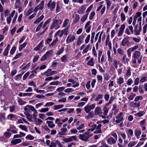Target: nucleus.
Listing matches in <instances>:
<instances>
[{
	"mask_svg": "<svg viewBox=\"0 0 147 147\" xmlns=\"http://www.w3.org/2000/svg\"><path fill=\"white\" fill-rule=\"evenodd\" d=\"M133 57L134 59L132 60V62L134 64H136V63L137 60L139 64L141 63L142 55H141V53L139 51H135L133 54Z\"/></svg>",
	"mask_w": 147,
	"mask_h": 147,
	"instance_id": "nucleus-1",
	"label": "nucleus"
},
{
	"mask_svg": "<svg viewBox=\"0 0 147 147\" xmlns=\"http://www.w3.org/2000/svg\"><path fill=\"white\" fill-rule=\"evenodd\" d=\"M53 23L51 26L50 28L52 29L53 28H55L56 30L59 28L60 27V25L59 24H61L62 23V21L60 20H58L56 19H53Z\"/></svg>",
	"mask_w": 147,
	"mask_h": 147,
	"instance_id": "nucleus-2",
	"label": "nucleus"
},
{
	"mask_svg": "<svg viewBox=\"0 0 147 147\" xmlns=\"http://www.w3.org/2000/svg\"><path fill=\"white\" fill-rule=\"evenodd\" d=\"M89 132H87L83 134H80L79 136V138L81 140L86 142L88 141L89 138L92 135L90 134Z\"/></svg>",
	"mask_w": 147,
	"mask_h": 147,
	"instance_id": "nucleus-3",
	"label": "nucleus"
},
{
	"mask_svg": "<svg viewBox=\"0 0 147 147\" xmlns=\"http://www.w3.org/2000/svg\"><path fill=\"white\" fill-rule=\"evenodd\" d=\"M53 51L52 50L47 51L45 54L41 58V61H44L46 60L47 58H49L53 56Z\"/></svg>",
	"mask_w": 147,
	"mask_h": 147,
	"instance_id": "nucleus-4",
	"label": "nucleus"
},
{
	"mask_svg": "<svg viewBox=\"0 0 147 147\" xmlns=\"http://www.w3.org/2000/svg\"><path fill=\"white\" fill-rule=\"evenodd\" d=\"M131 38V37L129 36L124 38L121 41V45L123 47H129L130 44L129 40Z\"/></svg>",
	"mask_w": 147,
	"mask_h": 147,
	"instance_id": "nucleus-5",
	"label": "nucleus"
},
{
	"mask_svg": "<svg viewBox=\"0 0 147 147\" xmlns=\"http://www.w3.org/2000/svg\"><path fill=\"white\" fill-rule=\"evenodd\" d=\"M115 117L116 119L115 121L116 123H119L121 122L124 119L123 113L122 112L120 113Z\"/></svg>",
	"mask_w": 147,
	"mask_h": 147,
	"instance_id": "nucleus-6",
	"label": "nucleus"
},
{
	"mask_svg": "<svg viewBox=\"0 0 147 147\" xmlns=\"http://www.w3.org/2000/svg\"><path fill=\"white\" fill-rule=\"evenodd\" d=\"M107 141L108 144L110 145H112L116 144L117 140L112 136L108 135L107 137Z\"/></svg>",
	"mask_w": 147,
	"mask_h": 147,
	"instance_id": "nucleus-7",
	"label": "nucleus"
},
{
	"mask_svg": "<svg viewBox=\"0 0 147 147\" xmlns=\"http://www.w3.org/2000/svg\"><path fill=\"white\" fill-rule=\"evenodd\" d=\"M96 104H93L90 105H88L84 108L85 111L86 113H88L92 109H94L95 107Z\"/></svg>",
	"mask_w": 147,
	"mask_h": 147,
	"instance_id": "nucleus-8",
	"label": "nucleus"
},
{
	"mask_svg": "<svg viewBox=\"0 0 147 147\" xmlns=\"http://www.w3.org/2000/svg\"><path fill=\"white\" fill-rule=\"evenodd\" d=\"M57 71H51V69H48L46 71L43 73V75H45L47 76H50L53 74H55L57 73Z\"/></svg>",
	"mask_w": 147,
	"mask_h": 147,
	"instance_id": "nucleus-9",
	"label": "nucleus"
},
{
	"mask_svg": "<svg viewBox=\"0 0 147 147\" xmlns=\"http://www.w3.org/2000/svg\"><path fill=\"white\" fill-rule=\"evenodd\" d=\"M142 30V27L141 25L138 26V24H137L134 27V34L135 35H139Z\"/></svg>",
	"mask_w": 147,
	"mask_h": 147,
	"instance_id": "nucleus-10",
	"label": "nucleus"
},
{
	"mask_svg": "<svg viewBox=\"0 0 147 147\" xmlns=\"http://www.w3.org/2000/svg\"><path fill=\"white\" fill-rule=\"evenodd\" d=\"M44 1H42L40 4L36 6L34 9V11L35 12H36L38 10H41L43 9L44 7Z\"/></svg>",
	"mask_w": 147,
	"mask_h": 147,
	"instance_id": "nucleus-11",
	"label": "nucleus"
},
{
	"mask_svg": "<svg viewBox=\"0 0 147 147\" xmlns=\"http://www.w3.org/2000/svg\"><path fill=\"white\" fill-rule=\"evenodd\" d=\"M56 3L55 2H52L51 1H50L47 4L48 8L51 11H52L55 8Z\"/></svg>",
	"mask_w": 147,
	"mask_h": 147,
	"instance_id": "nucleus-12",
	"label": "nucleus"
},
{
	"mask_svg": "<svg viewBox=\"0 0 147 147\" xmlns=\"http://www.w3.org/2000/svg\"><path fill=\"white\" fill-rule=\"evenodd\" d=\"M77 140V136H71L68 138H65L63 139V141L65 143L71 142L74 140Z\"/></svg>",
	"mask_w": 147,
	"mask_h": 147,
	"instance_id": "nucleus-13",
	"label": "nucleus"
},
{
	"mask_svg": "<svg viewBox=\"0 0 147 147\" xmlns=\"http://www.w3.org/2000/svg\"><path fill=\"white\" fill-rule=\"evenodd\" d=\"M84 38V36L83 34H82L79 36L76 45L78 46H80L83 42Z\"/></svg>",
	"mask_w": 147,
	"mask_h": 147,
	"instance_id": "nucleus-14",
	"label": "nucleus"
},
{
	"mask_svg": "<svg viewBox=\"0 0 147 147\" xmlns=\"http://www.w3.org/2000/svg\"><path fill=\"white\" fill-rule=\"evenodd\" d=\"M76 39V37L74 36L71 34H69L67 39L66 43L67 44H69L71 42H73Z\"/></svg>",
	"mask_w": 147,
	"mask_h": 147,
	"instance_id": "nucleus-15",
	"label": "nucleus"
},
{
	"mask_svg": "<svg viewBox=\"0 0 147 147\" xmlns=\"http://www.w3.org/2000/svg\"><path fill=\"white\" fill-rule=\"evenodd\" d=\"M113 65L114 67L116 69H117L118 65L119 67L122 66L123 65V64L120 63L119 61H117V59H114L113 61Z\"/></svg>",
	"mask_w": 147,
	"mask_h": 147,
	"instance_id": "nucleus-16",
	"label": "nucleus"
},
{
	"mask_svg": "<svg viewBox=\"0 0 147 147\" xmlns=\"http://www.w3.org/2000/svg\"><path fill=\"white\" fill-rule=\"evenodd\" d=\"M125 28V24H123L121 26L118 33V36H121L123 35Z\"/></svg>",
	"mask_w": 147,
	"mask_h": 147,
	"instance_id": "nucleus-17",
	"label": "nucleus"
},
{
	"mask_svg": "<svg viewBox=\"0 0 147 147\" xmlns=\"http://www.w3.org/2000/svg\"><path fill=\"white\" fill-rule=\"evenodd\" d=\"M43 42L42 40L36 47L34 48V50L36 51H41L42 49V47H43Z\"/></svg>",
	"mask_w": 147,
	"mask_h": 147,
	"instance_id": "nucleus-18",
	"label": "nucleus"
},
{
	"mask_svg": "<svg viewBox=\"0 0 147 147\" xmlns=\"http://www.w3.org/2000/svg\"><path fill=\"white\" fill-rule=\"evenodd\" d=\"M102 113L101 108L100 107H96L94 110V115H101Z\"/></svg>",
	"mask_w": 147,
	"mask_h": 147,
	"instance_id": "nucleus-19",
	"label": "nucleus"
},
{
	"mask_svg": "<svg viewBox=\"0 0 147 147\" xmlns=\"http://www.w3.org/2000/svg\"><path fill=\"white\" fill-rule=\"evenodd\" d=\"M90 21L88 22L85 25V28L86 29V31L87 33H89L91 27V26H90Z\"/></svg>",
	"mask_w": 147,
	"mask_h": 147,
	"instance_id": "nucleus-20",
	"label": "nucleus"
},
{
	"mask_svg": "<svg viewBox=\"0 0 147 147\" xmlns=\"http://www.w3.org/2000/svg\"><path fill=\"white\" fill-rule=\"evenodd\" d=\"M102 125L101 124H99L97 126L96 125V127L95 130L94 131V133L95 134H99L102 131L101 129Z\"/></svg>",
	"mask_w": 147,
	"mask_h": 147,
	"instance_id": "nucleus-21",
	"label": "nucleus"
},
{
	"mask_svg": "<svg viewBox=\"0 0 147 147\" xmlns=\"http://www.w3.org/2000/svg\"><path fill=\"white\" fill-rule=\"evenodd\" d=\"M110 36L109 35H108L106 40V45H108L109 49H111L112 48L111 43L110 41Z\"/></svg>",
	"mask_w": 147,
	"mask_h": 147,
	"instance_id": "nucleus-22",
	"label": "nucleus"
},
{
	"mask_svg": "<svg viewBox=\"0 0 147 147\" xmlns=\"http://www.w3.org/2000/svg\"><path fill=\"white\" fill-rule=\"evenodd\" d=\"M58 38L57 37L54 40H53L51 44L49 43V47L51 48L52 47L55 46L56 45L57 43L58 42Z\"/></svg>",
	"mask_w": 147,
	"mask_h": 147,
	"instance_id": "nucleus-23",
	"label": "nucleus"
},
{
	"mask_svg": "<svg viewBox=\"0 0 147 147\" xmlns=\"http://www.w3.org/2000/svg\"><path fill=\"white\" fill-rule=\"evenodd\" d=\"M109 106L107 105H105L103 107V113L104 115H107V113H108L109 110V108H108Z\"/></svg>",
	"mask_w": 147,
	"mask_h": 147,
	"instance_id": "nucleus-24",
	"label": "nucleus"
},
{
	"mask_svg": "<svg viewBox=\"0 0 147 147\" xmlns=\"http://www.w3.org/2000/svg\"><path fill=\"white\" fill-rule=\"evenodd\" d=\"M21 142L22 140L18 138L12 140L11 141V143L14 145L20 143Z\"/></svg>",
	"mask_w": 147,
	"mask_h": 147,
	"instance_id": "nucleus-25",
	"label": "nucleus"
},
{
	"mask_svg": "<svg viewBox=\"0 0 147 147\" xmlns=\"http://www.w3.org/2000/svg\"><path fill=\"white\" fill-rule=\"evenodd\" d=\"M68 58V55L66 54L62 57L61 59L62 62L65 63L67 61V59Z\"/></svg>",
	"mask_w": 147,
	"mask_h": 147,
	"instance_id": "nucleus-26",
	"label": "nucleus"
},
{
	"mask_svg": "<svg viewBox=\"0 0 147 147\" xmlns=\"http://www.w3.org/2000/svg\"><path fill=\"white\" fill-rule=\"evenodd\" d=\"M134 133L135 136L138 138H139V137L140 136L141 134V131L139 129H136L134 131Z\"/></svg>",
	"mask_w": 147,
	"mask_h": 147,
	"instance_id": "nucleus-27",
	"label": "nucleus"
},
{
	"mask_svg": "<svg viewBox=\"0 0 147 147\" xmlns=\"http://www.w3.org/2000/svg\"><path fill=\"white\" fill-rule=\"evenodd\" d=\"M44 16L42 15L40 17L38 18L34 22V23L35 24H38L41 22L44 18Z\"/></svg>",
	"mask_w": 147,
	"mask_h": 147,
	"instance_id": "nucleus-28",
	"label": "nucleus"
},
{
	"mask_svg": "<svg viewBox=\"0 0 147 147\" xmlns=\"http://www.w3.org/2000/svg\"><path fill=\"white\" fill-rule=\"evenodd\" d=\"M85 9L86 8L84 6L82 5L78 11V13L79 14H83L84 13Z\"/></svg>",
	"mask_w": 147,
	"mask_h": 147,
	"instance_id": "nucleus-29",
	"label": "nucleus"
},
{
	"mask_svg": "<svg viewBox=\"0 0 147 147\" xmlns=\"http://www.w3.org/2000/svg\"><path fill=\"white\" fill-rule=\"evenodd\" d=\"M15 7L16 8H20L21 5L20 0H15Z\"/></svg>",
	"mask_w": 147,
	"mask_h": 147,
	"instance_id": "nucleus-30",
	"label": "nucleus"
},
{
	"mask_svg": "<svg viewBox=\"0 0 147 147\" xmlns=\"http://www.w3.org/2000/svg\"><path fill=\"white\" fill-rule=\"evenodd\" d=\"M124 79L123 78L120 77L117 79V83L119 85H120L124 82Z\"/></svg>",
	"mask_w": 147,
	"mask_h": 147,
	"instance_id": "nucleus-31",
	"label": "nucleus"
},
{
	"mask_svg": "<svg viewBox=\"0 0 147 147\" xmlns=\"http://www.w3.org/2000/svg\"><path fill=\"white\" fill-rule=\"evenodd\" d=\"M87 64L91 66H93L94 65V59L93 58H91L90 60L88 61Z\"/></svg>",
	"mask_w": 147,
	"mask_h": 147,
	"instance_id": "nucleus-32",
	"label": "nucleus"
},
{
	"mask_svg": "<svg viewBox=\"0 0 147 147\" xmlns=\"http://www.w3.org/2000/svg\"><path fill=\"white\" fill-rule=\"evenodd\" d=\"M91 47L90 45H88L83 51V53H86L89 50H90Z\"/></svg>",
	"mask_w": 147,
	"mask_h": 147,
	"instance_id": "nucleus-33",
	"label": "nucleus"
},
{
	"mask_svg": "<svg viewBox=\"0 0 147 147\" xmlns=\"http://www.w3.org/2000/svg\"><path fill=\"white\" fill-rule=\"evenodd\" d=\"M140 102H132L130 103V105L131 106L133 107H138L140 106Z\"/></svg>",
	"mask_w": 147,
	"mask_h": 147,
	"instance_id": "nucleus-34",
	"label": "nucleus"
},
{
	"mask_svg": "<svg viewBox=\"0 0 147 147\" xmlns=\"http://www.w3.org/2000/svg\"><path fill=\"white\" fill-rule=\"evenodd\" d=\"M27 44V42H25L19 46V49L20 51H21L25 47Z\"/></svg>",
	"mask_w": 147,
	"mask_h": 147,
	"instance_id": "nucleus-35",
	"label": "nucleus"
},
{
	"mask_svg": "<svg viewBox=\"0 0 147 147\" xmlns=\"http://www.w3.org/2000/svg\"><path fill=\"white\" fill-rule=\"evenodd\" d=\"M127 69L125 75L126 76L129 77L131 75V69L130 67H127Z\"/></svg>",
	"mask_w": 147,
	"mask_h": 147,
	"instance_id": "nucleus-36",
	"label": "nucleus"
},
{
	"mask_svg": "<svg viewBox=\"0 0 147 147\" xmlns=\"http://www.w3.org/2000/svg\"><path fill=\"white\" fill-rule=\"evenodd\" d=\"M47 123L48 124V126L51 128H52L55 126L54 124H53V122L51 121H47Z\"/></svg>",
	"mask_w": 147,
	"mask_h": 147,
	"instance_id": "nucleus-37",
	"label": "nucleus"
},
{
	"mask_svg": "<svg viewBox=\"0 0 147 147\" xmlns=\"http://www.w3.org/2000/svg\"><path fill=\"white\" fill-rule=\"evenodd\" d=\"M117 53L119 54L121 56H122L124 54V51L121 48L118 49L117 50Z\"/></svg>",
	"mask_w": 147,
	"mask_h": 147,
	"instance_id": "nucleus-38",
	"label": "nucleus"
},
{
	"mask_svg": "<svg viewBox=\"0 0 147 147\" xmlns=\"http://www.w3.org/2000/svg\"><path fill=\"white\" fill-rule=\"evenodd\" d=\"M145 114V112L143 111H140L135 114L136 116H137L138 117H141Z\"/></svg>",
	"mask_w": 147,
	"mask_h": 147,
	"instance_id": "nucleus-39",
	"label": "nucleus"
},
{
	"mask_svg": "<svg viewBox=\"0 0 147 147\" xmlns=\"http://www.w3.org/2000/svg\"><path fill=\"white\" fill-rule=\"evenodd\" d=\"M16 118V116L15 115L10 114L8 116V118L11 120H13Z\"/></svg>",
	"mask_w": 147,
	"mask_h": 147,
	"instance_id": "nucleus-40",
	"label": "nucleus"
},
{
	"mask_svg": "<svg viewBox=\"0 0 147 147\" xmlns=\"http://www.w3.org/2000/svg\"><path fill=\"white\" fill-rule=\"evenodd\" d=\"M123 57L122 58V60L123 63L125 64L126 63H128V61L129 59L127 58V56L126 55H123Z\"/></svg>",
	"mask_w": 147,
	"mask_h": 147,
	"instance_id": "nucleus-41",
	"label": "nucleus"
},
{
	"mask_svg": "<svg viewBox=\"0 0 147 147\" xmlns=\"http://www.w3.org/2000/svg\"><path fill=\"white\" fill-rule=\"evenodd\" d=\"M63 34L61 31L59 30L55 33V36H58L60 37H61L63 36Z\"/></svg>",
	"mask_w": 147,
	"mask_h": 147,
	"instance_id": "nucleus-42",
	"label": "nucleus"
},
{
	"mask_svg": "<svg viewBox=\"0 0 147 147\" xmlns=\"http://www.w3.org/2000/svg\"><path fill=\"white\" fill-rule=\"evenodd\" d=\"M25 115L27 116V118L30 121H32L31 119L32 118V115L31 114L28 113H26Z\"/></svg>",
	"mask_w": 147,
	"mask_h": 147,
	"instance_id": "nucleus-43",
	"label": "nucleus"
},
{
	"mask_svg": "<svg viewBox=\"0 0 147 147\" xmlns=\"http://www.w3.org/2000/svg\"><path fill=\"white\" fill-rule=\"evenodd\" d=\"M127 133L128 137L129 136H132L133 134V130L131 129H129L127 131Z\"/></svg>",
	"mask_w": 147,
	"mask_h": 147,
	"instance_id": "nucleus-44",
	"label": "nucleus"
},
{
	"mask_svg": "<svg viewBox=\"0 0 147 147\" xmlns=\"http://www.w3.org/2000/svg\"><path fill=\"white\" fill-rule=\"evenodd\" d=\"M19 127L22 130L26 132L28 131L27 128L25 125H20L19 126Z\"/></svg>",
	"mask_w": 147,
	"mask_h": 147,
	"instance_id": "nucleus-45",
	"label": "nucleus"
},
{
	"mask_svg": "<svg viewBox=\"0 0 147 147\" xmlns=\"http://www.w3.org/2000/svg\"><path fill=\"white\" fill-rule=\"evenodd\" d=\"M27 107H28L29 108H30V110H31L32 111H34V112L35 113H38L36 110L34 108V107H33V106H31V105H27Z\"/></svg>",
	"mask_w": 147,
	"mask_h": 147,
	"instance_id": "nucleus-46",
	"label": "nucleus"
},
{
	"mask_svg": "<svg viewBox=\"0 0 147 147\" xmlns=\"http://www.w3.org/2000/svg\"><path fill=\"white\" fill-rule=\"evenodd\" d=\"M60 119L59 118H57L56 119L55 123L58 125L59 126L61 127L63 123L60 121Z\"/></svg>",
	"mask_w": 147,
	"mask_h": 147,
	"instance_id": "nucleus-47",
	"label": "nucleus"
},
{
	"mask_svg": "<svg viewBox=\"0 0 147 147\" xmlns=\"http://www.w3.org/2000/svg\"><path fill=\"white\" fill-rule=\"evenodd\" d=\"M137 142L135 141H132L130 142L128 145V147H132L134 146L136 144Z\"/></svg>",
	"mask_w": 147,
	"mask_h": 147,
	"instance_id": "nucleus-48",
	"label": "nucleus"
},
{
	"mask_svg": "<svg viewBox=\"0 0 147 147\" xmlns=\"http://www.w3.org/2000/svg\"><path fill=\"white\" fill-rule=\"evenodd\" d=\"M114 99V98L113 96H111L110 97V99L109 100V102H108L107 103L106 105H107L109 106V105L110 104H111L112 103V102L113 101Z\"/></svg>",
	"mask_w": 147,
	"mask_h": 147,
	"instance_id": "nucleus-49",
	"label": "nucleus"
},
{
	"mask_svg": "<svg viewBox=\"0 0 147 147\" xmlns=\"http://www.w3.org/2000/svg\"><path fill=\"white\" fill-rule=\"evenodd\" d=\"M88 14V13L87 14H85L81 18V21H82L83 22H84L87 19Z\"/></svg>",
	"mask_w": 147,
	"mask_h": 147,
	"instance_id": "nucleus-50",
	"label": "nucleus"
},
{
	"mask_svg": "<svg viewBox=\"0 0 147 147\" xmlns=\"http://www.w3.org/2000/svg\"><path fill=\"white\" fill-rule=\"evenodd\" d=\"M64 106V105H55L54 106L55 108L54 109L55 110L58 109L60 108H63Z\"/></svg>",
	"mask_w": 147,
	"mask_h": 147,
	"instance_id": "nucleus-51",
	"label": "nucleus"
},
{
	"mask_svg": "<svg viewBox=\"0 0 147 147\" xmlns=\"http://www.w3.org/2000/svg\"><path fill=\"white\" fill-rule=\"evenodd\" d=\"M60 83V82L58 81H57L51 82L50 83V85H57L58 84H59Z\"/></svg>",
	"mask_w": 147,
	"mask_h": 147,
	"instance_id": "nucleus-52",
	"label": "nucleus"
},
{
	"mask_svg": "<svg viewBox=\"0 0 147 147\" xmlns=\"http://www.w3.org/2000/svg\"><path fill=\"white\" fill-rule=\"evenodd\" d=\"M92 54H93L94 56L97 57V53L96 51V50L95 48L94 47H93V49L92 50Z\"/></svg>",
	"mask_w": 147,
	"mask_h": 147,
	"instance_id": "nucleus-53",
	"label": "nucleus"
},
{
	"mask_svg": "<svg viewBox=\"0 0 147 147\" xmlns=\"http://www.w3.org/2000/svg\"><path fill=\"white\" fill-rule=\"evenodd\" d=\"M121 20L122 22L124 21L125 19V14L123 13H121L120 14Z\"/></svg>",
	"mask_w": 147,
	"mask_h": 147,
	"instance_id": "nucleus-54",
	"label": "nucleus"
},
{
	"mask_svg": "<svg viewBox=\"0 0 147 147\" xmlns=\"http://www.w3.org/2000/svg\"><path fill=\"white\" fill-rule=\"evenodd\" d=\"M138 48V45H135L134 47L129 49V51H133L137 49Z\"/></svg>",
	"mask_w": 147,
	"mask_h": 147,
	"instance_id": "nucleus-55",
	"label": "nucleus"
},
{
	"mask_svg": "<svg viewBox=\"0 0 147 147\" xmlns=\"http://www.w3.org/2000/svg\"><path fill=\"white\" fill-rule=\"evenodd\" d=\"M64 51V47H61L59 49V51L57 53V55H59L61 54Z\"/></svg>",
	"mask_w": 147,
	"mask_h": 147,
	"instance_id": "nucleus-56",
	"label": "nucleus"
},
{
	"mask_svg": "<svg viewBox=\"0 0 147 147\" xmlns=\"http://www.w3.org/2000/svg\"><path fill=\"white\" fill-rule=\"evenodd\" d=\"M136 94L134 93H132L131 95L128 97V99L130 100H132L133 99L134 97L135 96Z\"/></svg>",
	"mask_w": 147,
	"mask_h": 147,
	"instance_id": "nucleus-57",
	"label": "nucleus"
},
{
	"mask_svg": "<svg viewBox=\"0 0 147 147\" xmlns=\"http://www.w3.org/2000/svg\"><path fill=\"white\" fill-rule=\"evenodd\" d=\"M90 38V35L88 34L85 40V44H87L88 43Z\"/></svg>",
	"mask_w": 147,
	"mask_h": 147,
	"instance_id": "nucleus-58",
	"label": "nucleus"
},
{
	"mask_svg": "<svg viewBox=\"0 0 147 147\" xmlns=\"http://www.w3.org/2000/svg\"><path fill=\"white\" fill-rule=\"evenodd\" d=\"M18 102L20 105H24L26 103V102L24 101L22 99L20 98L18 100Z\"/></svg>",
	"mask_w": 147,
	"mask_h": 147,
	"instance_id": "nucleus-59",
	"label": "nucleus"
},
{
	"mask_svg": "<svg viewBox=\"0 0 147 147\" xmlns=\"http://www.w3.org/2000/svg\"><path fill=\"white\" fill-rule=\"evenodd\" d=\"M103 97V95L99 94L97 95V96L96 97L95 99V101H97L99 100L100 99H102Z\"/></svg>",
	"mask_w": 147,
	"mask_h": 147,
	"instance_id": "nucleus-60",
	"label": "nucleus"
},
{
	"mask_svg": "<svg viewBox=\"0 0 147 147\" xmlns=\"http://www.w3.org/2000/svg\"><path fill=\"white\" fill-rule=\"evenodd\" d=\"M146 120L145 119H143L142 121H140V124L141 126L144 125H146Z\"/></svg>",
	"mask_w": 147,
	"mask_h": 147,
	"instance_id": "nucleus-61",
	"label": "nucleus"
},
{
	"mask_svg": "<svg viewBox=\"0 0 147 147\" xmlns=\"http://www.w3.org/2000/svg\"><path fill=\"white\" fill-rule=\"evenodd\" d=\"M49 111V109L48 108H42L39 110L40 112L45 113Z\"/></svg>",
	"mask_w": 147,
	"mask_h": 147,
	"instance_id": "nucleus-62",
	"label": "nucleus"
},
{
	"mask_svg": "<svg viewBox=\"0 0 147 147\" xmlns=\"http://www.w3.org/2000/svg\"><path fill=\"white\" fill-rule=\"evenodd\" d=\"M101 147H109V146L105 143L104 140H102L101 143Z\"/></svg>",
	"mask_w": 147,
	"mask_h": 147,
	"instance_id": "nucleus-63",
	"label": "nucleus"
},
{
	"mask_svg": "<svg viewBox=\"0 0 147 147\" xmlns=\"http://www.w3.org/2000/svg\"><path fill=\"white\" fill-rule=\"evenodd\" d=\"M65 87L64 86L59 87L56 89V91L58 92H60L63 91L65 89Z\"/></svg>",
	"mask_w": 147,
	"mask_h": 147,
	"instance_id": "nucleus-64",
	"label": "nucleus"
}]
</instances>
